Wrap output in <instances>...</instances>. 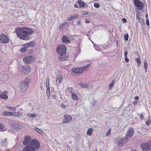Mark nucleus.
Instances as JSON below:
<instances>
[{"label": "nucleus", "mask_w": 151, "mask_h": 151, "mask_svg": "<svg viewBox=\"0 0 151 151\" xmlns=\"http://www.w3.org/2000/svg\"><path fill=\"white\" fill-rule=\"evenodd\" d=\"M17 37L24 40H28L31 37L30 35L32 34L34 31L32 29L27 27H17L15 29Z\"/></svg>", "instance_id": "obj_1"}, {"label": "nucleus", "mask_w": 151, "mask_h": 151, "mask_svg": "<svg viewBox=\"0 0 151 151\" xmlns=\"http://www.w3.org/2000/svg\"><path fill=\"white\" fill-rule=\"evenodd\" d=\"M24 145H26L22 151H35L40 147L39 142H22Z\"/></svg>", "instance_id": "obj_2"}, {"label": "nucleus", "mask_w": 151, "mask_h": 151, "mask_svg": "<svg viewBox=\"0 0 151 151\" xmlns=\"http://www.w3.org/2000/svg\"><path fill=\"white\" fill-rule=\"evenodd\" d=\"M66 47L64 45L58 46L56 50L57 52L59 54L58 59L60 60H65L68 59L67 56H65L66 52Z\"/></svg>", "instance_id": "obj_3"}, {"label": "nucleus", "mask_w": 151, "mask_h": 151, "mask_svg": "<svg viewBox=\"0 0 151 151\" xmlns=\"http://www.w3.org/2000/svg\"><path fill=\"white\" fill-rule=\"evenodd\" d=\"M134 130L133 128H130L128 130L126 134V136L120 139V142H127L129 140V139L131 138L133 135Z\"/></svg>", "instance_id": "obj_4"}, {"label": "nucleus", "mask_w": 151, "mask_h": 151, "mask_svg": "<svg viewBox=\"0 0 151 151\" xmlns=\"http://www.w3.org/2000/svg\"><path fill=\"white\" fill-rule=\"evenodd\" d=\"M30 80L28 78H26L24 81L20 83V89L21 92H24L27 91L28 88V85L30 82Z\"/></svg>", "instance_id": "obj_5"}, {"label": "nucleus", "mask_w": 151, "mask_h": 151, "mask_svg": "<svg viewBox=\"0 0 151 151\" xmlns=\"http://www.w3.org/2000/svg\"><path fill=\"white\" fill-rule=\"evenodd\" d=\"M140 148L143 151H149L150 149V143H143L140 145Z\"/></svg>", "instance_id": "obj_6"}, {"label": "nucleus", "mask_w": 151, "mask_h": 151, "mask_svg": "<svg viewBox=\"0 0 151 151\" xmlns=\"http://www.w3.org/2000/svg\"><path fill=\"white\" fill-rule=\"evenodd\" d=\"M0 42L2 43H6L9 42L7 36L5 34H1L0 35Z\"/></svg>", "instance_id": "obj_7"}, {"label": "nucleus", "mask_w": 151, "mask_h": 151, "mask_svg": "<svg viewBox=\"0 0 151 151\" xmlns=\"http://www.w3.org/2000/svg\"><path fill=\"white\" fill-rule=\"evenodd\" d=\"M72 119V117L70 115L68 114H65L64 115V118L62 121V122L63 123H70L71 122Z\"/></svg>", "instance_id": "obj_8"}, {"label": "nucleus", "mask_w": 151, "mask_h": 151, "mask_svg": "<svg viewBox=\"0 0 151 151\" xmlns=\"http://www.w3.org/2000/svg\"><path fill=\"white\" fill-rule=\"evenodd\" d=\"M31 67L30 66H23L22 68V72L24 74H28L31 71Z\"/></svg>", "instance_id": "obj_9"}, {"label": "nucleus", "mask_w": 151, "mask_h": 151, "mask_svg": "<svg viewBox=\"0 0 151 151\" xmlns=\"http://www.w3.org/2000/svg\"><path fill=\"white\" fill-rule=\"evenodd\" d=\"M134 5L137 7V9L139 10H141L144 7V5L142 2L140 1H139L137 2H134Z\"/></svg>", "instance_id": "obj_10"}, {"label": "nucleus", "mask_w": 151, "mask_h": 151, "mask_svg": "<svg viewBox=\"0 0 151 151\" xmlns=\"http://www.w3.org/2000/svg\"><path fill=\"white\" fill-rule=\"evenodd\" d=\"M82 69L81 67L74 68H72V71L73 73L76 74L81 73H83Z\"/></svg>", "instance_id": "obj_11"}, {"label": "nucleus", "mask_w": 151, "mask_h": 151, "mask_svg": "<svg viewBox=\"0 0 151 151\" xmlns=\"http://www.w3.org/2000/svg\"><path fill=\"white\" fill-rule=\"evenodd\" d=\"M23 61L26 64L30 63L32 60V56H29L24 57L23 58Z\"/></svg>", "instance_id": "obj_12"}, {"label": "nucleus", "mask_w": 151, "mask_h": 151, "mask_svg": "<svg viewBox=\"0 0 151 151\" xmlns=\"http://www.w3.org/2000/svg\"><path fill=\"white\" fill-rule=\"evenodd\" d=\"M62 42L63 43H69L70 41L68 37L66 35H63L62 37Z\"/></svg>", "instance_id": "obj_13"}, {"label": "nucleus", "mask_w": 151, "mask_h": 151, "mask_svg": "<svg viewBox=\"0 0 151 151\" xmlns=\"http://www.w3.org/2000/svg\"><path fill=\"white\" fill-rule=\"evenodd\" d=\"M12 128L14 129L18 130L20 129V125L17 123H12L11 125Z\"/></svg>", "instance_id": "obj_14"}, {"label": "nucleus", "mask_w": 151, "mask_h": 151, "mask_svg": "<svg viewBox=\"0 0 151 151\" xmlns=\"http://www.w3.org/2000/svg\"><path fill=\"white\" fill-rule=\"evenodd\" d=\"M62 78L61 76H57L56 81V84L57 85H59L62 81Z\"/></svg>", "instance_id": "obj_15"}, {"label": "nucleus", "mask_w": 151, "mask_h": 151, "mask_svg": "<svg viewBox=\"0 0 151 151\" xmlns=\"http://www.w3.org/2000/svg\"><path fill=\"white\" fill-rule=\"evenodd\" d=\"M35 44V43L34 41L28 43H26L24 45L25 47H33Z\"/></svg>", "instance_id": "obj_16"}, {"label": "nucleus", "mask_w": 151, "mask_h": 151, "mask_svg": "<svg viewBox=\"0 0 151 151\" xmlns=\"http://www.w3.org/2000/svg\"><path fill=\"white\" fill-rule=\"evenodd\" d=\"M79 85L82 88H87L89 85V84L88 83H79Z\"/></svg>", "instance_id": "obj_17"}, {"label": "nucleus", "mask_w": 151, "mask_h": 151, "mask_svg": "<svg viewBox=\"0 0 151 151\" xmlns=\"http://www.w3.org/2000/svg\"><path fill=\"white\" fill-rule=\"evenodd\" d=\"M12 116H13L15 117H18L19 116L22 115V113L20 112L19 111H18L17 112L13 113L12 112Z\"/></svg>", "instance_id": "obj_18"}, {"label": "nucleus", "mask_w": 151, "mask_h": 151, "mask_svg": "<svg viewBox=\"0 0 151 151\" xmlns=\"http://www.w3.org/2000/svg\"><path fill=\"white\" fill-rule=\"evenodd\" d=\"M0 98L4 100H6L8 98V96L4 93H2L0 95Z\"/></svg>", "instance_id": "obj_19"}, {"label": "nucleus", "mask_w": 151, "mask_h": 151, "mask_svg": "<svg viewBox=\"0 0 151 151\" xmlns=\"http://www.w3.org/2000/svg\"><path fill=\"white\" fill-rule=\"evenodd\" d=\"M77 2L79 4L80 7L83 8L85 6V3L81 1V0H79L77 1Z\"/></svg>", "instance_id": "obj_20"}, {"label": "nucleus", "mask_w": 151, "mask_h": 151, "mask_svg": "<svg viewBox=\"0 0 151 151\" xmlns=\"http://www.w3.org/2000/svg\"><path fill=\"white\" fill-rule=\"evenodd\" d=\"M3 115L5 116H12V112L5 111L4 112Z\"/></svg>", "instance_id": "obj_21"}, {"label": "nucleus", "mask_w": 151, "mask_h": 151, "mask_svg": "<svg viewBox=\"0 0 151 151\" xmlns=\"http://www.w3.org/2000/svg\"><path fill=\"white\" fill-rule=\"evenodd\" d=\"M93 131V129L92 128H89L87 131V134L88 135L91 136Z\"/></svg>", "instance_id": "obj_22"}, {"label": "nucleus", "mask_w": 151, "mask_h": 151, "mask_svg": "<svg viewBox=\"0 0 151 151\" xmlns=\"http://www.w3.org/2000/svg\"><path fill=\"white\" fill-rule=\"evenodd\" d=\"M68 23L65 22L59 25V29L60 30H62L65 27V25Z\"/></svg>", "instance_id": "obj_23"}, {"label": "nucleus", "mask_w": 151, "mask_h": 151, "mask_svg": "<svg viewBox=\"0 0 151 151\" xmlns=\"http://www.w3.org/2000/svg\"><path fill=\"white\" fill-rule=\"evenodd\" d=\"M71 98L74 100H77L78 99V98L77 95L75 93H73L72 94Z\"/></svg>", "instance_id": "obj_24"}, {"label": "nucleus", "mask_w": 151, "mask_h": 151, "mask_svg": "<svg viewBox=\"0 0 151 151\" xmlns=\"http://www.w3.org/2000/svg\"><path fill=\"white\" fill-rule=\"evenodd\" d=\"M90 66V65L88 64L87 65H84L83 67H81V68L83 70V72L84 71L87 70L88 68Z\"/></svg>", "instance_id": "obj_25"}, {"label": "nucleus", "mask_w": 151, "mask_h": 151, "mask_svg": "<svg viewBox=\"0 0 151 151\" xmlns=\"http://www.w3.org/2000/svg\"><path fill=\"white\" fill-rule=\"evenodd\" d=\"M47 88V95L48 98L50 96V86H48L46 87Z\"/></svg>", "instance_id": "obj_26"}, {"label": "nucleus", "mask_w": 151, "mask_h": 151, "mask_svg": "<svg viewBox=\"0 0 151 151\" xmlns=\"http://www.w3.org/2000/svg\"><path fill=\"white\" fill-rule=\"evenodd\" d=\"M27 116L31 118H34L37 116V114H31L30 113H29L27 114Z\"/></svg>", "instance_id": "obj_27"}, {"label": "nucleus", "mask_w": 151, "mask_h": 151, "mask_svg": "<svg viewBox=\"0 0 151 151\" xmlns=\"http://www.w3.org/2000/svg\"><path fill=\"white\" fill-rule=\"evenodd\" d=\"M144 68L145 69V73L147 72V68L148 65L146 60H145L144 61Z\"/></svg>", "instance_id": "obj_28"}, {"label": "nucleus", "mask_w": 151, "mask_h": 151, "mask_svg": "<svg viewBox=\"0 0 151 151\" xmlns=\"http://www.w3.org/2000/svg\"><path fill=\"white\" fill-rule=\"evenodd\" d=\"M31 138L29 136H24L25 140L23 142H30Z\"/></svg>", "instance_id": "obj_29"}, {"label": "nucleus", "mask_w": 151, "mask_h": 151, "mask_svg": "<svg viewBox=\"0 0 151 151\" xmlns=\"http://www.w3.org/2000/svg\"><path fill=\"white\" fill-rule=\"evenodd\" d=\"M35 129L36 131H37L40 134H44V132L37 127H35Z\"/></svg>", "instance_id": "obj_30"}, {"label": "nucleus", "mask_w": 151, "mask_h": 151, "mask_svg": "<svg viewBox=\"0 0 151 151\" xmlns=\"http://www.w3.org/2000/svg\"><path fill=\"white\" fill-rule=\"evenodd\" d=\"M27 47H24L22 48L20 50V52L21 53H24L27 52Z\"/></svg>", "instance_id": "obj_31"}, {"label": "nucleus", "mask_w": 151, "mask_h": 151, "mask_svg": "<svg viewBox=\"0 0 151 151\" xmlns=\"http://www.w3.org/2000/svg\"><path fill=\"white\" fill-rule=\"evenodd\" d=\"M137 20L139 22L141 25H143L144 24V22L143 19L141 18L138 19Z\"/></svg>", "instance_id": "obj_32"}, {"label": "nucleus", "mask_w": 151, "mask_h": 151, "mask_svg": "<svg viewBox=\"0 0 151 151\" xmlns=\"http://www.w3.org/2000/svg\"><path fill=\"white\" fill-rule=\"evenodd\" d=\"M67 91H69V93H72V94L73 93V89L72 88H67Z\"/></svg>", "instance_id": "obj_33"}, {"label": "nucleus", "mask_w": 151, "mask_h": 151, "mask_svg": "<svg viewBox=\"0 0 151 151\" xmlns=\"http://www.w3.org/2000/svg\"><path fill=\"white\" fill-rule=\"evenodd\" d=\"M49 78H46V87L48 86H50L49 85Z\"/></svg>", "instance_id": "obj_34"}, {"label": "nucleus", "mask_w": 151, "mask_h": 151, "mask_svg": "<svg viewBox=\"0 0 151 151\" xmlns=\"http://www.w3.org/2000/svg\"><path fill=\"white\" fill-rule=\"evenodd\" d=\"M116 144L118 146L121 147L124 145V143L123 142H116Z\"/></svg>", "instance_id": "obj_35"}, {"label": "nucleus", "mask_w": 151, "mask_h": 151, "mask_svg": "<svg viewBox=\"0 0 151 151\" xmlns=\"http://www.w3.org/2000/svg\"><path fill=\"white\" fill-rule=\"evenodd\" d=\"M5 76L3 74H0V80L1 81H3L4 80V77Z\"/></svg>", "instance_id": "obj_36"}, {"label": "nucleus", "mask_w": 151, "mask_h": 151, "mask_svg": "<svg viewBox=\"0 0 151 151\" xmlns=\"http://www.w3.org/2000/svg\"><path fill=\"white\" fill-rule=\"evenodd\" d=\"M136 61L137 62L138 65H139L141 63V61L140 58H136Z\"/></svg>", "instance_id": "obj_37"}, {"label": "nucleus", "mask_w": 151, "mask_h": 151, "mask_svg": "<svg viewBox=\"0 0 151 151\" xmlns=\"http://www.w3.org/2000/svg\"><path fill=\"white\" fill-rule=\"evenodd\" d=\"M111 128H109V129L108 131L106 133V136H108L110 135L111 134Z\"/></svg>", "instance_id": "obj_38"}, {"label": "nucleus", "mask_w": 151, "mask_h": 151, "mask_svg": "<svg viewBox=\"0 0 151 151\" xmlns=\"http://www.w3.org/2000/svg\"><path fill=\"white\" fill-rule=\"evenodd\" d=\"M124 37L126 41H127L128 39L129 35L128 34H126L124 35Z\"/></svg>", "instance_id": "obj_39"}, {"label": "nucleus", "mask_w": 151, "mask_h": 151, "mask_svg": "<svg viewBox=\"0 0 151 151\" xmlns=\"http://www.w3.org/2000/svg\"><path fill=\"white\" fill-rule=\"evenodd\" d=\"M94 6L95 8H99L100 7V5L99 3H95L94 4Z\"/></svg>", "instance_id": "obj_40"}, {"label": "nucleus", "mask_w": 151, "mask_h": 151, "mask_svg": "<svg viewBox=\"0 0 151 151\" xmlns=\"http://www.w3.org/2000/svg\"><path fill=\"white\" fill-rule=\"evenodd\" d=\"M114 82V80H113L111 82V83H110V84H109V87L110 88H111L113 86Z\"/></svg>", "instance_id": "obj_41"}, {"label": "nucleus", "mask_w": 151, "mask_h": 151, "mask_svg": "<svg viewBox=\"0 0 151 151\" xmlns=\"http://www.w3.org/2000/svg\"><path fill=\"white\" fill-rule=\"evenodd\" d=\"M96 102H96V101L93 99V100L92 102L91 103V104L92 105H93V106H94L96 105Z\"/></svg>", "instance_id": "obj_42"}, {"label": "nucleus", "mask_w": 151, "mask_h": 151, "mask_svg": "<svg viewBox=\"0 0 151 151\" xmlns=\"http://www.w3.org/2000/svg\"><path fill=\"white\" fill-rule=\"evenodd\" d=\"M71 16L72 19H73L76 18H77L78 16V15L76 14L75 15Z\"/></svg>", "instance_id": "obj_43"}, {"label": "nucleus", "mask_w": 151, "mask_h": 151, "mask_svg": "<svg viewBox=\"0 0 151 151\" xmlns=\"http://www.w3.org/2000/svg\"><path fill=\"white\" fill-rule=\"evenodd\" d=\"M73 19L71 16L70 17H68L67 19V20L68 21H71Z\"/></svg>", "instance_id": "obj_44"}, {"label": "nucleus", "mask_w": 151, "mask_h": 151, "mask_svg": "<svg viewBox=\"0 0 151 151\" xmlns=\"http://www.w3.org/2000/svg\"><path fill=\"white\" fill-rule=\"evenodd\" d=\"M4 127V125L2 124H0V129H2Z\"/></svg>", "instance_id": "obj_45"}, {"label": "nucleus", "mask_w": 151, "mask_h": 151, "mask_svg": "<svg viewBox=\"0 0 151 151\" xmlns=\"http://www.w3.org/2000/svg\"><path fill=\"white\" fill-rule=\"evenodd\" d=\"M88 12H83L81 13L82 14L84 15L87 14H88Z\"/></svg>", "instance_id": "obj_46"}, {"label": "nucleus", "mask_w": 151, "mask_h": 151, "mask_svg": "<svg viewBox=\"0 0 151 151\" xmlns=\"http://www.w3.org/2000/svg\"><path fill=\"white\" fill-rule=\"evenodd\" d=\"M146 23L147 25L148 26L150 24L149 20L148 19H147L146 21Z\"/></svg>", "instance_id": "obj_47"}, {"label": "nucleus", "mask_w": 151, "mask_h": 151, "mask_svg": "<svg viewBox=\"0 0 151 151\" xmlns=\"http://www.w3.org/2000/svg\"><path fill=\"white\" fill-rule=\"evenodd\" d=\"M127 54H128L127 52V51H125V52H124V55L125 57H127Z\"/></svg>", "instance_id": "obj_48"}, {"label": "nucleus", "mask_w": 151, "mask_h": 151, "mask_svg": "<svg viewBox=\"0 0 151 151\" xmlns=\"http://www.w3.org/2000/svg\"><path fill=\"white\" fill-rule=\"evenodd\" d=\"M150 122L149 121H148L146 122V124L147 125H150Z\"/></svg>", "instance_id": "obj_49"}, {"label": "nucleus", "mask_w": 151, "mask_h": 151, "mask_svg": "<svg viewBox=\"0 0 151 151\" xmlns=\"http://www.w3.org/2000/svg\"><path fill=\"white\" fill-rule=\"evenodd\" d=\"M125 60L126 62H128L129 61V59L127 57H125Z\"/></svg>", "instance_id": "obj_50"}, {"label": "nucleus", "mask_w": 151, "mask_h": 151, "mask_svg": "<svg viewBox=\"0 0 151 151\" xmlns=\"http://www.w3.org/2000/svg\"><path fill=\"white\" fill-rule=\"evenodd\" d=\"M90 22V21L88 19H86L85 21V23L87 24H88Z\"/></svg>", "instance_id": "obj_51"}, {"label": "nucleus", "mask_w": 151, "mask_h": 151, "mask_svg": "<svg viewBox=\"0 0 151 151\" xmlns=\"http://www.w3.org/2000/svg\"><path fill=\"white\" fill-rule=\"evenodd\" d=\"M140 118L141 119H142L143 118V115L142 114L140 115Z\"/></svg>", "instance_id": "obj_52"}, {"label": "nucleus", "mask_w": 151, "mask_h": 151, "mask_svg": "<svg viewBox=\"0 0 151 151\" xmlns=\"http://www.w3.org/2000/svg\"><path fill=\"white\" fill-rule=\"evenodd\" d=\"M63 109L65 108L66 107V106H65L64 105V104H61L60 106Z\"/></svg>", "instance_id": "obj_53"}, {"label": "nucleus", "mask_w": 151, "mask_h": 151, "mask_svg": "<svg viewBox=\"0 0 151 151\" xmlns=\"http://www.w3.org/2000/svg\"><path fill=\"white\" fill-rule=\"evenodd\" d=\"M122 21L124 23H125L127 22V20L125 18H122Z\"/></svg>", "instance_id": "obj_54"}, {"label": "nucleus", "mask_w": 151, "mask_h": 151, "mask_svg": "<svg viewBox=\"0 0 151 151\" xmlns=\"http://www.w3.org/2000/svg\"><path fill=\"white\" fill-rule=\"evenodd\" d=\"M136 17L137 19L140 18L139 17V15L138 13L137 14Z\"/></svg>", "instance_id": "obj_55"}, {"label": "nucleus", "mask_w": 151, "mask_h": 151, "mask_svg": "<svg viewBox=\"0 0 151 151\" xmlns=\"http://www.w3.org/2000/svg\"><path fill=\"white\" fill-rule=\"evenodd\" d=\"M52 98L56 99V95H52L51 96Z\"/></svg>", "instance_id": "obj_56"}, {"label": "nucleus", "mask_w": 151, "mask_h": 151, "mask_svg": "<svg viewBox=\"0 0 151 151\" xmlns=\"http://www.w3.org/2000/svg\"><path fill=\"white\" fill-rule=\"evenodd\" d=\"M139 98L138 96H136L134 98V99L136 100H137L139 99Z\"/></svg>", "instance_id": "obj_57"}, {"label": "nucleus", "mask_w": 151, "mask_h": 151, "mask_svg": "<svg viewBox=\"0 0 151 151\" xmlns=\"http://www.w3.org/2000/svg\"><path fill=\"white\" fill-rule=\"evenodd\" d=\"M137 104V101H134L133 102V104L134 105H136Z\"/></svg>", "instance_id": "obj_58"}, {"label": "nucleus", "mask_w": 151, "mask_h": 151, "mask_svg": "<svg viewBox=\"0 0 151 151\" xmlns=\"http://www.w3.org/2000/svg\"><path fill=\"white\" fill-rule=\"evenodd\" d=\"M77 25H80L81 24V22L80 21H78L77 22Z\"/></svg>", "instance_id": "obj_59"}, {"label": "nucleus", "mask_w": 151, "mask_h": 151, "mask_svg": "<svg viewBox=\"0 0 151 151\" xmlns=\"http://www.w3.org/2000/svg\"><path fill=\"white\" fill-rule=\"evenodd\" d=\"M31 142H38V141L36 139H33Z\"/></svg>", "instance_id": "obj_60"}, {"label": "nucleus", "mask_w": 151, "mask_h": 151, "mask_svg": "<svg viewBox=\"0 0 151 151\" xmlns=\"http://www.w3.org/2000/svg\"><path fill=\"white\" fill-rule=\"evenodd\" d=\"M74 6L76 8H78V5L76 4H75Z\"/></svg>", "instance_id": "obj_61"}, {"label": "nucleus", "mask_w": 151, "mask_h": 151, "mask_svg": "<svg viewBox=\"0 0 151 151\" xmlns=\"http://www.w3.org/2000/svg\"><path fill=\"white\" fill-rule=\"evenodd\" d=\"M6 108H10L11 109H12V108L11 107H10V106H6Z\"/></svg>", "instance_id": "obj_62"}, {"label": "nucleus", "mask_w": 151, "mask_h": 151, "mask_svg": "<svg viewBox=\"0 0 151 151\" xmlns=\"http://www.w3.org/2000/svg\"><path fill=\"white\" fill-rule=\"evenodd\" d=\"M139 1H140L139 0H134L133 2H137Z\"/></svg>", "instance_id": "obj_63"}, {"label": "nucleus", "mask_w": 151, "mask_h": 151, "mask_svg": "<svg viewBox=\"0 0 151 151\" xmlns=\"http://www.w3.org/2000/svg\"><path fill=\"white\" fill-rule=\"evenodd\" d=\"M66 147L68 149H69V148H70V147H69V145H66Z\"/></svg>", "instance_id": "obj_64"}]
</instances>
